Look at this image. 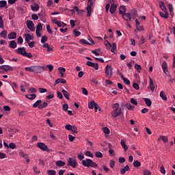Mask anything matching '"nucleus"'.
<instances>
[{
	"mask_svg": "<svg viewBox=\"0 0 175 175\" xmlns=\"http://www.w3.org/2000/svg\"><path fill=\"white\" fill-rule=\"evenodd\" d=\"M27 72H32L33 73H43L44 72V66H31L25 67Z\"/></svg>",
	"mask_w": 175,
	"mask_h": 175,
	"instance_id": "f257e3e1",
	"label": "nucleus"
},
{
	"mask_svg": "<svg viewBox=\"0 0 175 175\" xmlns=\"http://www.w3.org/2000/svg\"><path fill=\"white\" fill-rule=\"evenodd\" d=\"M112 109L113 111L111 112V116L113 118L118 117V116H121L122 114L123 109L120 107L119 103H115L112 105Z\"/></svg>",
	"mask_w": 175,
	"mask_h": 175,
	"instance_id": "f03ea898",
	"label": "nucleus"
},
{
	"mask_svg": "<svg viewBox=\"0 0 175 175\" xmlns=\"http://www.w3.org/2000/svg\"><path fill=\"white\" fill-rule=\"evenodd\" d=\"M82 165L85 167H96L98 164L94 162L92 160L90 159H87L86 160H82Z\"/></svg>",
	"mask_w": 175,
	"mask_h": 175,
	"instance_id": "7ed1b4c3",
	"label": "nucleus"
},
{
	"mask_svg": "<svg viewBox=\"0 0 175 175\" xmlns=\"http://www.w3.org/2000/svg\"><path fill=\"white\" fill-rule=\"evenodd\" d=\"M68 166H71L73 169H75L77 166V161L75 158H69L68 159Z\"/></svg>",
	"mask_w": 175,
	"mask_h": 175,
	"instance_id": "20e7f679",
	"label": "nucleus"
},
{
	"mask_svg": "<svg viewBox=\"0 0 175 175\" xmlns=\"http://www.w3.org/2000/svg\"><path fill=\"white\" fill-rule=\"evenodd\" d=\"M105 75L107 77H111L113 76V68L110 65H107L105 67Z\"/></svg>",
	"mask_w": 175,
	"mask_h": 175,
	"instance_id": "39448f33",
	"label": "nucleus"
},
{
	"mask_svg": "<svg viewBox=\"0 0 175 175\" xmlns=\"http://www.w3.org/2000/svg\"><path fill=\"white\" fill-rule=\"evenodd\" d=\"M37 147H38V148H40V150H42V151H46L47 152H49V151H50V149H49V147H47V145H46L43 142H38L37 144Z\"/></svg>",
	"mask_w": 175,
	"mask_h": 175,
	"instance_id": "423d86ee",
	"label": "nucleus"
},
{
	"mask_svg": "<svg viewBox=\"0 0 175 175\" xmlns=\"http://www.w3.org/2000/svg\"><path fill=\"white\" fill-rule=\"evenodd\" d=\"M27 27L31 32H35V24L32 21H27Z\"/></svg>",
	"mask_w": 175,
	"mask_h": 175,
	"instance_id": "0eeeda50",
	"label": "nucleus"
},
{
	"mask_svg": "<svg viewBox=\"0 0 175 175\" xmlns=\"http://www.w3.org/2000/svg\"><path fill=\"white\" fill-rule=\"evenodd\" d=\"M42 29H43V26H42V23H38L36 30V34L38 38L42 37V34L40 33V31H42Z\"/></svg>",
	"mask_w": 175,
	"mask_h": 175,
	"instance_id": "6e6552de",
	"label": "nucleus"
},
{
	"mask_svg": "<svg viewBox=\"0 0 175 175\" xmlns=\"http://www.w3.org/2000/svg\"><path fill=\"white\" fill-rule=\"evenodd\" d=\"M129 14H130L131 18H133V20H135V18L136 17H137L138 14H137V10L136 9H133L131 10L129 12Z\"/></svg>",
	"mask_w": 175,
	"mask_h": 175,
	"instance_id": "1a4fd4ad",
	"label": "nucleus"
},
{
	"mask_svg": "<svg viewBox=\"0 0 175 175\" xmlns=\"http://www.w3.org/2000/svg\"><path fill=\"white\" fill-rule=\"evenodd\" d=\"M122 17L127 23H129V21H131V20H132V17L131 16V14H129V12H128V13L126 12V13L122 14Z\"/></svg>",
	"mask_w": 175,
	"mask_h": 175,
	"instance_id": "9d476101",
	"label": "nucleus"
},
{
	"mask_svg": "<svg viewBox=\"0 0 175 175\" xmlns=\"http://www.w3.org/2000/svg\"><path fill=\"white\" fill-rule=\"evenodd\" d=\"M19 155H20V157H23V158H24L25 159H26V162L27 163H29V157L28 156V154H26V153H24V151H23V150H20L19 151Z\"/></svg>",
	"mask_w": 175,
	"mask_h": 175,
	"instance_id": "9b49d317",
	"label": "nucleus"
},
{
	"mask_svg": "<svg viewBox=\"0 0 175 175\" xmlns=\"http://www.w3.org/2000/svg\"><path fill=\"white\" fill-rule=\"evenodd\" d=\"M0 69H1V70H5V72L13 70V68L9 65L0 66Z\"/></svg>",
	"mask_w": 175,
	"mask_h": 175,
	"instance_id": "f8f14e48",
	"label": "nucleus"
},
{
	"mask_svg": "<svg viewBox=\"0 0 175 175\" xmlns=\"http://www.w3.org/2000/svg\"><path fill=\"white\" fill-rule=\"evenodd\" d=\"M26 52L27 51H25V47H19L16 49L17 54H20L21 55H23V57H24V55H25Z\"/></svg>",
	"mask_w": 175,
	"mask_h": 175,
	"instance_id": "ddd939ff",
	"label": "nucleus"
},
{
	"mask_svg": "<svg viewBox=\"0 0 175 175\" xmlns=\"http://www.w3.org/2000/svg\"><path fill=\"white\" fill-rule=\"evenodd\" d=\"M86 64L88 66H90L91 68H94L96 70H98L99 69V66H98V64L92 63V62L88 61Z\"/></svg>",
	"mask_w": 175,
	"mask_h": 175,
	"instance_id": "4468645a",
	"label": "nucleus"
},
{
	"mask_svg": "<svg viewBox=\"0 0 175 175\" xmlns=\"http://www.w3.org/2000/svg\"><path fill=\"white\" fill-rule=\"evenodd\" d=\"M25 42L27 43H29L31 40H33V34H29V33H26L25 34Z\"/></svg>",
	"mask_w": 175,
	"mask_h": 175,
	"instance_id": "2eb2a0df",
	"label": "nucleus"
},
{
	"mask_svg": "<svg viewBox=\"0 0 175 175\" xmlns=\"http://www.w3.org/2000/svg\"><path fill=\"white\" fill-rule=\"evenodd\" d=\"M162 69L165 75L167 76V75H169V70H167V64L166 63V62L162 64Z\"/></svg>",
	"mask_w": 175,
	"mask_h": 175,
	"instance_id": "dca6fc26",
	"label": "nucleus"
},
{
	"mask_svg": "<svg viewBox=\"0 0 175 175\" xmlns=\"http://www.w3.org/2000/svg\"><path fill=\"white\" fill-rule=\"evenodd\" d=\"M90 42L87 41V40L81 39L80 40L81 43H83V44H94V40L91 38V37H89Z\"/></svg>",
	"mask_w": 175,
	"mask_h": 175,
	"instance_id": "f3484780",
	"label": "nucleus"
},
{
	"mask_svg": "<svg viewBox=\"0 0 175 175\" xmlns=\"http://www.w3.org/2000/svg\"><path fill=\"white\" fill-rule=\"evenodd\" d=\"M126 13V7L125 5H120L119 8V14H124Z\"/></svg>",
	"mask_w": 175,
	"mask_h": 175,
	"instance_id": "a211bd4d",
	"label": "nucleus"
},
{
	"mask_svg": "<svg viewBox=\"0 0 175 175\" xmlns=\"http://www.w3.org/2000/svg\"><path fill=\"white\" fill-rule=\"evenodd\" d=\"M116 10H117V5L112 3L109 10V12L111 13V14H114Z\"/></svg>",
	"mask_w": 175,
	"mask_h": 175,
	"instance_id": "6ab92c4d",
	"label": "nucleus"
},
{
	"mask_svg": "<svg viewBox=\"0 0 175 175\" xmlns=\"http://www.w3.org/2000/svg\"><path fill=\"white\" fill-rule=\"evenodd\" d=\"M129 170H131L129 165H126L124 167L120 169V173L121 174H125V173H126V172H129Z\"/></svg>",
	"mask_w": 175,
	"mask_h": 175,
	"instance_id": "aec40b11",
	"label": "nucleus"
},
{
	"mask_svg": "<svg viewBox=\"0 0 175 175\" xmlns=\"http://www.w3.org/2000/svg\"><path fill=\"white\" fill-rule=\"evenodd\" d=\"M135 26L137 31H144L143 26H140V22L137 19H135Z\"/></svg>",
	"mask_w": 175,
	"mask_h": 175,
	"instance_id": "412c9836",
	"label": "nucleus"
},
{
	"mask_svg": "<svg viewBox=\"0 0 175 175\" xmlns=\"http://www.w3.org/2000/svg\"><path fill=\"white\" fill-rule=\"evenodd\" d=\"M8 39L12 40L13 39H16L17 38V33L16 32H11L8 34Z\"/></svg>",
	"mask_w": 175,
	"mask_h": 175,
	"instance_id": "4be33fe9",
	"label": "nucleus"
},
{
	"mask_svg": "<svg viewBox=\"0 0 175 175\" xmlns=\"http://www.w3.org/2000/svg\"><path fill=\"white\" fill-rule=\"evenodd\" d=\"M159 12V16H161L163 18H169V13L167 11H163Z\"/></svg>",
	"mask_w": 175,
	"mask_h": 175,
	"instance_id": "5701e85b",
	"label": "nucleus"
},
{
	"mask_svg": "<svg viewBox=\"0 0 175 175\" xmlns=\"http://www.w3.org/2000/svg\"><path fill=\"white\" fill-rule=\"evenodd\" d=\"M159 6L160 9H161L162 12L167 11V10L166 9V6H165V3H163V1H160L159 3Z\"/></svg>",
	"mask_w": 175,
	"mask_h": 175,
	"instance_id": "b1692460",
	"label": "nucleus"
},
{
	"mask_svg": "<svg viewBox=\"0 0 175 175\" xmlns=\"http://www.w3.org/2000/svg\"><path fill=\"white\" fill-rule=\"evenodd\" d=\"M150 80V83H149V87L152 92H154L155 90V85H154V81L151 78L149 79Z\"/></svg>",
	"mask_w": 175,
	"mask_h": 175,
	"instance_id": "393cba45",
	"label": "nucleus"
},
{
	"mask_svg": "<svg viewBox=\"0 0 175 175\" xmlns=\"http://www.w3.org/2000/svg\"><path fill=\"white\" fill-rule=\"evenodd\" d=\"M74 10L77 12L78 16H83V13H84V10L79 9V7L75 6Z\"/></svg>",
	"mask_w": 175,
	"mask_h": 175,
	"instance_id": "a878e982",
	"label": "nucleus"
},
{
	"mask_svg": "<svg viewBox=\"0 0 175 175\" xmlns=\"http://www.w3.org/2000/svg\"><path fill=\"white\" fill-rule=\"evenodd\" d=\"M120 144L123 147L124 152L128 151V146H126L125 139H121Z\"/></svg>",
	"mask_w": 175,
	"mask_h": 175,
	"instance_id": "bb28decb",
	"label": "nucleus"
},
{
	"mask_svg": "<svg viewBox=\"0 0 175 175\" xmlns=\"http://www.w3.org/2000/svg\"><path fill=\"white\" fill-rule=\"evenodd\" d=\"M62 92L64 94V96L66 98V99H67V100H69L70 99V94L69 92H68V91L63 89L62 90Z\"/></svg>",
	"mask_w": 175,
	"mask_h": 175,
	"instance_id": "cd10ccee",
	"label": "nucleus"
},
{
	"mask_svg": "<svg viewBox=\"0 0 175 175\" xmlns=\"http://www.w3.org/2000/svg\"><path fill=\"white\" fill-rule=\"evenodd\" d=\"M39 4L38 3H34L33 5H31V9L33 12H38L39 10Z\"/></svg>",
	"mask_w": 175,
	"mask_h": 175,
	"instance_id": "c85d7f7f",
	"label": "nucleus"
},
{
	"mask_svg": "<svg viewBox=\"0 0 175 175\" xmlns=\"http://www.w3.org/2000/svg\"><path fill=\"white\" fill-rule=\"evenodd\" d=\"M66 164V163L64 161H61V160L57 161L55 162L56 166H58L59 167H62V166H65Z\"/></svg>",
	"mask_w": 175,
	"mask_h": 175,
	"instance_id": "c756f323",
	"label": "nucleus"
},
{
	"mask_svg": "<svg viewBox=\"0 0 175 175\" xmlns=\"http://www.w3.org/2000/svg\"><path fill=\"white\" fill-rule=\"evenodd\" d=\"M59 83H62V84H65V83H66V80L59 78L55 81V85H57V84H59Z\"/></svg>",
	"mask_w": 175,
	"mask_h": 175,
	"instance_id": "7c9ffc66",
	"label": "nucleus"
},
{
	"mask_svg": "<svg viewBox=\"0 0 175 175\" xmlns=\"http://www.w3.org/2000/svg\"><path fill=\"white\" fill-rule=\"evenodd\" d=\"M1 38H3V39H6L8 38V31L3 30L0 33Z\"/></svg>",
	"mask_w": 175,
	"mask_h": 175,
	"instance_id": "2f4dec72",
	"label": "nucleus"
},
{
	"mask_svg": "<svg viewBox=\"0 0 175 175\" xmlns=\"http://www.w3.org/2000/svg\"><path fill=\"white\" fill-rule=\"evenodd\" d=\"M42 47H44V49H46L47 51L49 52L53 51V47H51L50 45H49L47 43L42 44Z\"/></svg>",
	"mask_w": 175,
	"mask_h": 175,
	"instance_id": "473e14b6",
	"label": "nucleus"
},
{
	"mask_svg": "<svg viewBox=\"0 0 175 175\" xmlns=\"http://www.w3.org/2000/svg\"><path fill=\"white\" fill-rule=\"evenodd\" d=\"M25 98H27V99H30V100H33V99H35L36 98V96L35 94H26Z\"/></svg>",
	"mask_w": 175,
	"mask_h": 175,
	"instance_id": "72a5a7b5",
	"label": "nucleus"
},
{
	"mask_svg": "<svg viewBox=\"0 0 175 175\" xmlns=\"http://www.w3.org/2000/svg\"><path fill=\"white\" fill-rule=\"evenodd\" d=\"M146 105L148 106V107H150V106L152 105V102H151V100L150 98H144Z\"/></svg>",
	"mask_w": 175,
	"mask_h": 175,
	"instance_id": "f704fd0d",
	"label": "nucleus"
},
{
	"mask_svg": "<svg viewBox=\"0 0 175 175\" xmlns=\"http://www.w3.org/2000/svg\"><path fill=\"white\" fill-rule=\"evenodd\" d=\"M9 46L11 49H16L17 47V42L14 40H12L10 41Z\"/></svg>",
	"mask_w": 175,
	"mask_h": 175,
	"instance_id": "c9c22d12",
	"label": "nucleus"
},
{
	"mask_svg": "<svg viewBox=\"0 0 175 175\" xmlns=\"http://www.w3.org/2000/svg\"><path fill=\"white\" fill-rule=\"evenodd\" d=\"M122 79L123 80L124 84H126V85H129L131 84V81H129V79L125 78V77H124V75L121 76Z\"/></svg>",
	"mask_w": 175,
	"mask_h": 175,
	"instance_id": "e433bc0d",
	"label": "nucleus"
},
{
	"mask_svg": "<svg viewBox=\"0 0 175 175\" xmlns=\"http://www.w3.org/2000/svg\"><path fill=\"white\" fill-rule=\"evenodd\" d=\"M160 97L161 98V99L163 100H167V97L166 96V94H165V92L163 91H161L160 92Z\"/></svg>",
	"mask_w": 175,
	"mask_h": 175,
	"instance_id": "4c0bfd02",
	"label": "nucleus"
},
{
	"mask_svg": "<svg viewBox=\"0 0 175 175\" xmlns=\"http://www.w3.org/2000/svg\"><path fill=\"white\" fill-rule=\"evenodd\" d=\"M87 12H88V17H90L92 13V7L91 5H88L87 7Z\"/></svg>",
	"mask_w": 175,
	"mask_h": 175,
	"instance_id": "58836bf2",
	"label": "nucleus"
},
{
	"mask_svg": "<svg viewBox=\"0 0 175 175\" xmlns=\"http://www.w3.org/2000/svg\"><path fill=\"white\" fill-rule=\"evenodd\" d=\"M47 106H49V103L44 102L42 104L38 106V109L42 110V109H44V107H47Z\"/></svg>",
	"mask_w": 175,
	"mask_h": 175,
	"instance_id": "ea45409f",
	"label": "nucleus"
},
{
	"mask_svg": "<svg viewBox=\"0 0 175 175\" xmlns=\"http://www.w3.org/2000/svg\"><path fill=\"white\" fill-rule=\"evenodd\" d=\"M133 163L134 167H140L142 166V163L139 161H134Z\"/></svg>",
	"mask_w": 175,
	"mask_h": 175,
	"instance_id": "a19ab883",
	"label": "nucleus"
},
{
	"mask_svg": "<svg viewBox=\"0 0 175 175\" xmlns=\"http://www.w3.org/2000/svg\"><path fill=\"white\" fill-rule=\"evenodd\" d=\"M96 104V103H95L94 100H92L89 104H88V107L89 109H94V107H95V105Z\"/></svg>",
	"mask_w": 175,
	"mask_h": 175,
	"instance_id": "79ce46f5",
	"label": "nucleus"
},
{
	"mask_svg": "<svg viewBox=\"0 0 175 175\" xmlns=\"http://www.w3.org/2000/svg\"><path fill=\"white\" fill-rule=\"evenodd\" d=\"M40 103H42V100H38L36 103L33 104V107H38L40 106Z\"/></svg>",
	"mask_w": 175,
	"mask_h": 175,
	"instance_id": "37998d69",
	"label": "nucleus"
},
{
	"mask_svg": "<svg viewBox=\"0 0 175 175\" xmlns=\"http://www.w3.org/2000/svg\"><path fill=\"white\" fill-rule=\"evenodd\" d=\"M48 38H47V36H42V38H41V43L42 44H44V43H46V42H47V40H48Z\"/></svg>",
	"mask_w": 175,
	"mask_h": 175,
	"instance_id": "c03bdc74",
	"label": "nucleus"
},
{
	"mask_svg": "<svg viewBox=\"0 0 175 175\" xmlns=\"http://www.w3.org/2000/svg\"><path fill=\"white\" fill-rule=\"evenodd\" d=\"M47 174L48 175H56L57 172L54 170H49L47 171Z\"/></svg>",
	"mask_w": 175,
	"mask_h": 175,
	"instance_id": "a18cd8bd",
	"label": "nucleus"
},
{
	"mask_svg": "<svg viewBox=\"0 0 175 175\" xmlns=\"http://www.w3.org/2000/svg\"><path fill=\"white\" fill-rule=\"evenodd\" d=\"M109 166L111 169H113L116 166V161L113 159L110 160Z\"/></svg>",
	"mask_w": 175,
	"mask_h": 175,
	"instance_id": "49530a36",
	"label": "nucleus"
},
{
	"mask_svg": "<svg viewBox=\"0 0 175 175\" xmlns=\"http://www.w3.org/2000/svg\"><path fill=\"white\" fill-rule=\"evenodd\" d=\"M8 5V2L6 1H0V8H5Z\"/></svg>",
	"mask_w": 175,
	"mask_h": 175,
	"instance_id": "de8ad7c7",
	"label": "nucleus"
},
{
	"mask_svg": "<svg viewBox=\"0 0 175 175\" xmlns=\"http://www.w3.org/2000/svg\"><path fill=\"white\" fill-rule=\"evenodd\" d=\"M95 155L96 158H103V154L100 152H96Z\"/></svg>",
	"mask_w": 175,
	"mask_h": 175,
	"instance_id": "09e8293b",
	"label": "nucleus"
},
{
	"mask_svg": "<svg viewBox=\"0 0 175 175\" xmlns=\"http://www.w3.org/2000/svg\"><path fill=\"white\" fill-rule=\"evenodd\" d=\"M0 28H1V29H3L5 28V25H3V19L2 18V16H0Z\"/></svg>",
	"mask_w": 175,
	"mask_h": 175,
	"instance_id": "8fccbe9b",
	"label": "nucleus"
},
{
	"mask_svg": "<svg viewBox=\"0 0 175 175\" xmlns=\"http://www.w3.org/2000/svg\"><path fill=\"white\" fill-rule=\"evenodd\" d=\"M38 91H39L40 94H44L45 92H47V89L39 88Z\"/></svg>",
	"mask_w": 175,
	"mask_h": 175,
	"instance_id": "3c124183",
	"label": "nucleus"
},
{
	"mask_svg": "<svg viewBox=\"0 0 175 175\" xmlns=\"http://www.w3.org/2000/svg\"><path fill=\"white\" fill-rule=\"evenodd\" d=\"M77 157H78L79 161H83L84 159V154H83V153H78Z\"/></svg>",
	"mask_w": 175,
	"mask_h": 175,
	"instance_id": "603ef678",
	"label": "nucleus"
},
{
	"mask_svg": "<svg viewBox=\"0 0 175 175\" xmlns=\"http://www.w3.org/2000/svg\"><path fill=\"white\" fill-rule=\"evenodd\" d=\"M70 131L73 133H78V132H77V126H72V127H71V130Z\"/></svg>",
	"mask_w": 175,
	"mask_h": 175,
	"instance_id": "864d4df0",
	"label": "nucleus"
},
{
	"mask_svg": "<svg viewBox=\"0 0 175 175\" xmlns=\"http://www.w3.org/2000/svg\"><path fill=\"white\" fill-rule=\"evenodd\" d=\"M103 132L106 135H109L110 134V129H109V128H107V127H104L103 128Z\"/></svg>",
	"mask_w": 175,
	"mask_h": 175,
	"instance_id": "5fc2aeb1",
	"label": "nucleus"
},
{
	"mask_svg": "<svg viewBox=\"0 0 175 175\" xmlns=\"http://www.w3.org/2000/svg\"><path fill=\"white\" fill-rule=\"evenodd\" d=\"M85 157H90V158H94V154H92L90 151H86L85 152Z\"/></svg>",
	"mask_w": 175,
	"mask_h": 175,
	"instance_id": "6e6d98bb",
	"label": "nucleus"
},
{
	"mask_svg": "<svg viewBox=\"0 0 175 175\" xmlns=\"http://www.w3.org/2000/svg\"><path fill=\"white\" fill-rule=\"evenodd\" d=\"M8 148H12V150H14V148H16V144L13 142L10 143V144L8 145Z\"/></svg>",
	"mask_w": 175,
	"mask_h": 175,
	"instance_id": "4d7b16f0",
	"label": "nucleus"
},
{
	"mask_svg": "<svg viewBox=\"0 0 175 175\" xmlns=\"http://www.w3.org/2000/svg\"><path fill=\"white\" fill-rule=\"evenodd\" d=\"M116 49H117V44H116V43H113L112 48L111 49V53H114V51H116Z\"/></svg>",
	"mask_w": 175,
	"mask_h": 175,
	"instance_id": "13d9d810",
	"label": "nucleus"
},
{
	"mask_svg": "<svg viewBox=\"0 0 175 175\" xmlns=\"http://www.w3.org/2000/svg\"><path fill=\"white\" fill-rule=\"evenodd\" d=\"M106 42L105 46L107 47V49L110 50V49H111V44L107 40H106Z\"/></svg>",
	"mask_w": 175,
	"mask_h": 175,
	"instance_id": "bf43d9fd",
	"label": "nucleus"
},
{
	"mask_svg": "<svg viewBox=\"0 0 175 175\" xmlns=\"http://www.w3.org/2000/svg\"><path fill=\"white\" fill-rule=\"evenodd\" d=\"M130 102L132 103V105H134V106H137V100H136V99L131 98Z\"/></svg>",
	"mask_w": 175,
	"mask_h": 175,
	"instance_id": "052dcab7",
	"label": "nucleus"
},
{
	"mask_svg": "<svg viewBox=\"0 0 175 175\" xmlns=\"http://www.w3.org/2000/svg\"><path fill=\"white\" fill-rule=\"evenodd\" d=\"M126 107L128 110H133L135 109V107L132 106L131 104H126Z\"/></svg>",
	"mask_w": 175,
	"mask_h": 175,
	"instance_id": "680f3d73",
	"label": "nucleus"
},
{
	"mask_svg": "<svg viewBox=\"0 0 175 175\" xmlns=\"http://www.w3.org/2000/svg\"><path fill=\"white\" fill-rule=\"evenodd\" d=\"M135 68L138 71L140 72V70H142V66L139 65V64H135Z\"/></svg>",
	"mask_w": 175,
	"mask_h": 175,
	"instance_id": "e2e57ef3",
	"label": "nucleus"
},
{
	"mask_svg": "<svg viewBox=\"0 0 175 175\" xmlns=\"http://www.w3.org/2000/svg\"><path fill=\"white\" fill-rule=\"evenodd\" d=\"M36 88H29V92H30L31 94H33L34 92H36Z\"/></svg>",
	"mask_w": 175,
	"mask_h": 175,
	"instance_id": "0e129e2a",
	"label": "nucleus"
},
{
	"mask_svg": "<svg viewBox=\"0 0 175 175\" xmlns=\"http://www.w3.org/2000/svg\"><path fill=\"white\" fill-rule=\"evenodd\" d=\"M133 87L135 90H140V87H139V84L134 83L133 84Z\"/></svg>",
	"mask_w": 175,
	"mask_h": 175,
	"instance_id": "69168bd1",
	"label": "nucleus"
},
{
	"mask_svg": "<svg viewBox=\"0 0 175 175\" xmlns=\"http://www.w3.org/2000/svg\"><path fill=\"white\" fill-rule=\"evenodd\" d=\"M73 33L75 35V36H80V35H81V32H80L77 30H74Z\"/></svg>",
	"mask_w": 175,
	"mask_h": 175,
	"instance_id": "338daca9",
	"label": "nucleus"
},
{
	"mask_svg": "<svg viewBox=\"0 0 175 175\" xmlns=\"http://www.w3.org/2000/svg\"><path fill=\"white\" fill-rule=\"evenodd\" d=\"M144 175H151V172L148 170H146L144 171Z\"/></svg>",
	"mask_w": 175,
	"mask_h": 175,
	"instance_id": "774afa93",
	"label": "nucleus"
}]
</instances>
